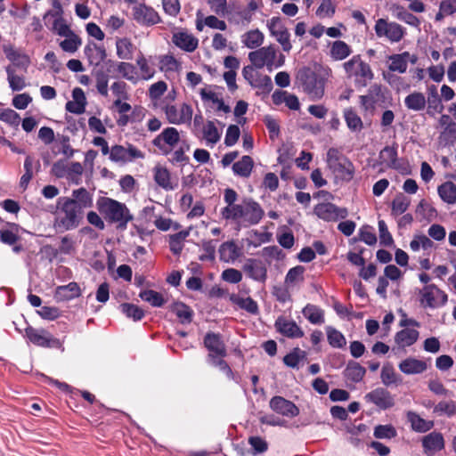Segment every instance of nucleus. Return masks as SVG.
<instances>
[{"instance_id":"nucleus-1","label":"nucleus","mask_w":456,"mask_h":456,"mask_svg":"<svg viewBox=\"0 0 456 456\" xmlns=\"http://www.w3.org/2000/svg\"><path fill=\"white\" fill-rule=\"evenodd\" d=\"M330 77L329 69L319 66L314 69L303 67L297 73V80L313 101L320 100L324 95L326 82Z\"/></svg>"},{"instance_id":"nucleus-2","label":"nucleus","mask_w":456,"mask_h":456,"mask_svg":"<svg viewBox=\"0 0 456 456\" xmlns=\"http://www.w3.org/2000/svg\"><path fill=\"white\" fill-rule=\"evenodd\" d=\"M96 208L103 218L110 224H116L119 231H125L128 223L134 219L125 203L111 198L100 197L96 201Z\"/></svg>"},{"instance_id":"nucleus-3","label":"nucleus","mask_w":456,"mask_h":456,"mask_svg":"<svg viewBox=\"0 0 456 456\" xmlns=\"http://www.w3.org/2000/svg\"><path fill=\"white\" fill-rule=\"evenodd\" d=\"M265 216V211L258 202L246 198L242 203L236 205L233 211L225 220L242 222L244 226L256 225Z\"/></svg>"},{"instance_id":"nucleus-4","label":"nucleus","mask_w":456,"mask_h":456,"mask_svg":"<svg viewBox=\"0 0 456 456\" xmlns=\"http://www.w3.org/2000/svg\"><path fill=\"white\" fill-rule=\"evenodd\" d=\"M329 168L342 181L350 182L354 175L355 167L353 162L337 148H330L327 151Z\"/></svg>"},{"instance_id":"nucleus-5","label":"nucleus","mask_w":456,"mask_h":456,"mask_svg":"<svg viewBox=\"0 0 456 456\" xmlns=\"http://www.w3.org/2000/svg\"><path fill=\"white\" fill-rule=\"evenodd\" d=\"M25 337L28 342L44 348H56L64 351L62 342L45 329H36L28 325L25 329Z\"/></svg>"},{"instance_id":"nucleus-6","label":"nucleus","mask_w":456,"mask_h":456,"mask_svg":"<svg viewBox=\"0 0 456 456\" xmlns=\"http://www.w3.org/2000/svg\"><path fill=\"white\" fill-rule=\"evenodd\" d=\"M58 204L61 206V210L64 213V216L57 221V226L66 231L77 227L79 224V216L82 214V210L79 207H77L75 202L71 200L70 198L67 197L60 198Z\"/></svg>"},{"instance_id":"nucleus-7","label":"nucleus","mask_w":456,"mask_h":456,"mask_svg":"<svg viewBox=\"0 0 456 456\" xmlns=\"http://www.w3.org/2000/svg\"><path fill=\"white\" fill-rule=\"evenodd\" d=\"M418 294L419 304L424 308L435 309L444 306L448 301L447 294L433 283L418 289Z\"/></svg>"},{"instance_id":"nucleus-8","label":"nucleus","mask_w":456,"mask_h":456,"mask_svg":"<svg viewBox=\"0 0 456 456\" xmlns=\"http://www.w3.org/2000/svg\"><path fill=\"white\" fill-rule=\"evenodd\" d=\"M180 134L175 127L168 126L152 140V144L157 147L163 155L167 156L173 148L179 142Z\"/></svg>"},{"instance_id":"nucleus-9","label":"nucleus","mask_w":456,"mask_h":456,"mask_svg":"<svg viewBox=\"0 0 456 456\" xmlns=\"http://www.w3.org/2000/svg\"><path fill=\"white\" fill-rule=\"evenodd\" d=\"M267 28L270 35L281 45L284 52L289 53L292 45L290 43V34L280 17H273L267 21Z\"/></svg>"},{"instance_id":"nucleus-10","label":"nucleus","mask_w":456,"mask_h":456,"mask_svg":"<svg viewBox=\"0 0 456 456\" xmlns=\"http://www.w3.org/2000/svg\"><path fill=\"white\" fill-rule=\"evenodd\" d=\"M375 33L377 37L387 38L391 43L399 42L404 35V28L396 22H388L385 19L376 21Z\"/></svg>"},{"instance_id":"nucleus-11","label":"nucleus","mask_w":456,"mask_h":456,"mask_svg":"<svg viewBox=\"0 0 456 456\" xmlns=\"http://www.w3.org/2000/svg\"><path fill=\"white\" fill-rule=\"evenodd\" d=\"M276 59V48L271 45L252 51L248 53V60L256 69L266 67L268 71H272V61Z\"/></svg>"},{"instance_id":"nucleus-12","label":"nucleus","mask_w":456,"mask_h":456,"mask_svg":"<svg viewBox=\"0 0 456 456\" xmlns=\"http://www.w3.org/2000/svg\"><path fill=\"white\" fill-rule=\"evenodd\" d=\"M368 403H373L379 410L386 411L395 406V395L385 387H377L364 395Z\"/></svg>"},{"instance_id":"nucleus-13","label":"nucleus","mask_w":456,"mask_h":456,"mask_svg":"<svg viewBox=\"0 0 456 456\" xmlns=\"http://www.w3.org/2000/svg\"><path fill=\"white\" fill-rule=\"evenodd\" d=\"M109 158L111 161L118 163L131 162L136 159H143L144 154L133 144L128 143L127 148L116 144L110 148Z\"/></svg>"},{"instance_id":"nucleus-14","label":"nucleus","mask_w":456,"mask_h":456,"mask_svg":"<svg viewBox=\"0 0 456 456\" xmlns=\"http://www.w3.org/2000/svg\"><path fill=\"white\" fill-rule=\"evenodd\" d=\"M203 344L208 351L207 362L212 361L220 356H226V347L221 334L212 331L207 332L204 337Z\"/></svg>"},{"instance_id":"nucleus-15","label":"nucleus","mask_w":456,"mask_h":456,"mask_svg":"<svg viewBox=\"0 0 456 456\" xmlns=\"http://www.w3.org/2000/svg\"><path fill=\"white\" fill-rule=\"evenodd\" d=\"M246 275L257 282L265 283L267 280V267L265 264L257 258H247L242 265Z\"/></svg>"},{"instance_id":"nucleus-16","label":"nucleus","mask_w":456,"mask_h":456,"mask_svg":"<svg viewBox=\"0 0 456 456\" xmlns=\"http://www.w3.org/2000/svg\"><path fill=\"white\" fill-rule=\"evenodd\" d=\"M269 406L272 411L284 417L294 418L299 414V409L293 402L280 395L272 397Z\"/></svg>"},{"instance_id":"nucleus-17","label":"nucleus","mask_w":456,"mask_h":456,"mask_svg":"<svg viewBox=\"0 0 456 456\" xmlns=\"http://www.w3.org/2000/svg\"><path fill=\"white\" fill-rule=\"evenodd\" d=\"M4 53L8 61L12 62L11 66L27 72L30 65V58L25 53L17 50L13 45H7L3 46Z\"/></svg>"},{"instance_id":"nucleus-18","label":"nucleus","mask_w":456,"mask_h":456,"mask_svg":"<svg viewBox=\"0 0 456 456\" xmlns=\"http://www.w3.org/2000/svg\"><path fill=\"white\" fill-rule=\"evenodd\" d=\"M134 19L141 25L152 26L161 22L159 13L145 4L134 7Z\"/></svg>"},{"instance_id":"nucleus-19","label":"nucleus","mask_w":456,"mask_h":456,"mask_svg":"<svg viewBox=\"0 0 456 456\" xmlns=\"http://www.w3.org/2000/svg\"><path fill=\"white\" fill-rule=\"evenodd\" d=\"M423 452L431 456L444 448V439L440 432L433 431L421 439Z\"/></svg>"},{"instance_id":"nucleus-20","label":"nucleus","mask_w":456,"mask_h":456,"mask_svg":"<svg viewBox=\"0 0 456 456\" xmlns=\"http://www.w3.org/2000/svg\"><path fill=\"white\" fill-rule=\"evenodd\" d=\"M397 147L396 143L385 146L379 153V164L385 165L387 168L402 170V166L398 160Z\"/></svg>"},{"instance_id":"nucleus-21","label":"nucleus","mask_w":456,"mask_h":456,"mask_svg":"<svg viewBox=\"0 0 456 456\" xmlns=\"http://www.w3.org/2000/svg\"><path fill=\"white\" fill-rule=\"evenodd\" d=\"M277 331L289 338H298L304 336L303 330L295 321H288L283 317H279L274 324Z\"/></svg>"},{"instance_id":"nucleus-22","label":"nucleus","mask_w":456,"mask_h":456,"mask_svg":"<svg viewBox=\"0 0 456 456\" xmlns=\"http://www.w3.org/2000/svg\"><path fill=\"white\" fill-rule=\"evenodd\" d=\"M81 295L78 284L71 281L67 285H61L55 289L53 297L57 302H65L75 299Z\"/></svg>"},{"instance_id":"nucleus-23","label":"nucleus","mask_w":456,"mask_h":456,"mask_svg":"<svg viewBox=\"0 0 456 456\" xmlns=\"http://www.w3.org/2000/svg\"><path fill=\"white\" fill-rule=\"evenodd\" d=\"M426 101L428 104L427 114L429 117H435L436 113L443 112L444 106L436 86L432 85L428 88V98Z\"/></svg>"},{"instance_id":"nucleus-24","label":"nucleus","mask_w":456,"mask_h":456,"mask_svg":"<svg viewBox=\"0 0 456 456\" xmlns=\"http://www.w3.org/2000/svg\"><path fill=\"white\" fill-rule=\"evenodd\" d=\"M398 367L406 375L421 374L428 369V365L424 361L414 357H408L403 360Z\"/></svg>"},{"instance_id":"nucleus-25","label":"nucleus","mask_w":456,"mask_h":456,"mask_svg":"<svg viewBox=\"0 0 456 456\" xmlns=\"http://www.w3.org/2000/svg\"><path fill=\"white\" fill-rule=\"evenodd\" d=\"M218 252L220 260L225 263L234 262L241 254L240 248L233 240L222 243Z\"/></svg>"},{"instance_id":"nucleus-26","label":"nucleus","mask_w":456,"mask_h":456,"mask_svg":"<svg viewBox=\"0 0 456 456\" xmlns=\"http://www.w3.org/2000/svg\"><path fill=\"white\" fill-rule=\"evenodd\" d=\"M419 332L415 329L405 328L395 335V342L399 347L404 348L414 345L419 339Z\"/></svg>"},{"instance_id":"nucleus-27","label":"nucleus","mask_w":456,"mask_h":456,"mask_svg":"<svg viewBox=\"0 0 456 456\" xmlns=\"http://www.w3.org/2000/svg\"><path fill=\"white\" fill-rule=\"evenodd\" d=\"M173 43L180 49L191 53L198 47V39L186 32H178L173 36Z\"/></svg>"},{"instance_id":"nucleus-28","label":"nucleus","mask_w":456,"mask_h":456,"mask_svg":"<svg viewBox=\"0 0 456 456\" xmlns=\"http://www.w3.org/2000/svg\"><path fill=\"white\" fill-rule=\"evenodd\" d=\"M253 167V159L248 155H244L240 160L232 164V169L235 175L248 178L250 176Z\"/></svg>"},{"instance_id":"nucleus-29","label":"nucleus","mask_w":456,"mask_h":456,"mask_svg":"<svg viewBox=\"0 0 456 456\" xmlns=\"http://www.w3.org/2000/svg\"><path fill=\"white\" fill-rule=\"evenodd\" d=\"M170 310L179 319V322L185 325L192 322L194 313L186 304L177 301L172 304Z\"/></svg>"},{"instance_id":"nucleus-30","label":"nucleus","mask_w":456,"mask_h":456,"mask_svg":"<svg viewBox=\"0 0 456 456\" xmlns=\"http://www.w3.org/2000/svg\"><path fill=\"white\" fill-rule=\"evenodd\" d=\"M365 374L366 369L362 367L359 362L354 361H349L346 369L344 370L345 378L354 383L361 382Z\"/></svg>"},{"instance_id":"nucleus-31","label":"nucleus","mask_w":456,"mask_h":456,"mask_svg":"<svg viewBox=\"0 0 456 456\" xmlns=\"http://www.w3.org/2000/svg\"><path fill=\"white\" fill-rule=\"evenodd\" d=\"M302 314L307 321L314 325H321L324 323V311L318 305L307 304L302 309Z\"/></svg>"},{"instance_id":"nucleus-32","label":"nucleus","mask_w":456,"mask_h":456,"mask_svg":"<svg viewBox=\"0 0 456 456\" xmlns=\"http://www.w3.org/2000/svg\"><path fill=\"white\" fill-rule=\"evenodd\" d=\"M407 419L411 423L412 430L419 433L428 432L434 427V422L432 420H426L413 411H409L407 413Z\"/></svg>"},{"instance_id":"nucleus-33","label":"nucleus","mask_w":456,"mask_h":456,"mask_svg":"<svg viewBox=\"0 0 456 456\" xmlns=\"http://www.w3.org/2000/svg\"><path fill=\"white\" fill-rule=\"evenodd\" d=\"M404 105L410 110L421 111L427 105L426 97L424 94L415 91L404 98Z\"/></svg>"},{"instance_id":"nucleus-34","label":"nucleus","mask_w":456,"mask_h":456,"mask_svg":"<svg viewBox=\"0 0 456 456\" xmlns=\"http://www.w3.org/2000/svg\"><path fill=\"white\" fill-rule=\"evenodd\" d=\"M190 235V229L180 231L169 235V249L175 256H180L183 248V241Z\"/></svg>"},{"instance_id":"nucleus-35","label":"nucleus","mask_w":456,"mask_h":456,"mask_svg":"<svg viewBox=\"0 0 456 456\" xmlns=\"http://www.w3.org/2000/svg\"><path fill=\"white\" fill-rule=\"evenodd\" d=\"M437 193L441 200L449 204L456 203V184L451 181L444 182L437 188Z\"/></svg>"},{"instance_id":"nucleus-36","label":"nucleus","mask_w":456,"mask_h":456,"mask_svg":"<svg viewBox=\"0 0 456 456\" xmlns=\"http://www.w3.org/2000/svg\"><path fill=\"white\" fill-rule=\"evenodd\" d=\"M155 183L166 191L174 190L170 179V172L167 167L157 166L153 169Z\"/></svg>"},{"instance_id":"nucleus-37","label":"nucleus","mask_w":456,"mask_h":456,"mask_svg":"<svg viewBox=\"0 0 456 456\" xmlns=\"http://www.w3.org/2000/svg\"><path fill=\"white\" fill-rule=\"evenodd\" d=\"M265 36L259 29H253L244 33L241 37L242 44L248 49H256L264 43Z\"/></svg>"},{"instance_id":"nucleus-38","label":"nucleus","mask_w":456,"mask_h":456,"mask_svg":"<svg viewBox=\"0 0 456 456\" xmlns=\"http://www.w3.org/2000/svg\"><path fill=\"white\" fill-rule=\"evenodd\" d=\"M410 57V53L408 52H403L402 53L392 54L388 57L390 63L388 65V69L390 71H397L399 73H404L407 70V58Z\"/></svg>"},{"instance_id":"nucleus-39","label":"nucleus","mask_w":456,"mask_h":456,"mask_svg":"<svg viewBox=\"0 0 456 456\" xmlns=\"http://www.w3.org/2000/svg\"><path fill=\"white\" fill-rule=\"evenodd\" d=\"M344 118L351 132L357 133L363 128V123L361 117L352 108L344 110Z\"/></svg>"},{"instance_id":"nucleus-40","label":"nucleus","mask_w":456,"mask_h":456,"mask_svg":"<svg viewBox=\"0 0 456 456\" xmlns=\"http://www.w3.org/2000/svg\"><path fill=\"white\" fill-rule=\"evenodd\" d=\"M72 199L77 207L83 211L84 208H88L93 206L92 195L83 187L74 190L72 191Z\"/></svg>"},{"instance_id":"nucleus-41","label":"nucleus","mask_w":456,"mask_h":456,"mask_svg":"<svg viewBox=\"0 0 456 456\" xmlns=\"http://www.w3.org/2000/svg\"><path fill=\"white\" fill-rule=\"evenodd\" d=\"M200 95L203 102H211L212 103L216 104L217 111H222L225 114L231 112L230 106L225 104L222 98H218L216 93L207 91L205 88H202L200 91Z\"/></svg>"},{"instance_id":"nucleus-42","label":"nucleus","mask_w":456,"mask_h":456,"mask_svg":"<svg viewBox=\"0 0 456 456\" xmlns=\"http://www.w3.org/2000/svg\"><path fill=\"white\" fill-rule=\"evenodd\" d=\"M15 71L16 69L13 68V66L5 67L7 81L9 83L10 88L13 92H19L26 87V83L24 77L16 75Z\"/></svg>"},{"instance_id":"nucleus-43","label":"nucleus","mask_w":456,"mask_h":456,"mask_svg":"<svg viewBox=\"0 0 456 456\" xmlns=\"http://www.w3.org/2000/svg\"><path fill=\"white\" fill-rule=\"evenodd\" d=\"M336 205L330 202L319 203L314 207V214L326 222L335 221Z\"/></svg>"},{"instance_id":"nucleus-44","label":"nucleus","mask_w":456,"mask_h":456,"mask_svg":"<svg viewBox=\"0 0 456 456\" xmlns=\"http://www.w3.org/2000/svg\"><path fill=\"white\" fill-rule=\"evenodd\" d=\"M238 200V193L232 188H226L224 191V200L227 204L226 207L221 210V215L224 219H226L235 208V202Z\"/></svg>"},{"instance_id":"nucleus-45","label":"nucleus","mask_w":456,"mask_h":456,"mask_svg":"<svg viewBox=\"0 0 456 456\" xmlns=\"http://www.w3.org/2000/svg\"><path fill=\"white\" fill-rule=\"evenodd\" d=\"M139 297L153 307H161L166 303L162 294L153 289L142 290Z\"/></svg>"},{"instance_id":"nucleus-46","label":"nucleus","mask_w":456,"mask_h":456,"mask_svg":"<svg viewBox=\"0 0 456 456\" xmlns=\"http://www.w3.org/2000/svg\"><path fill=\"white\" fill-rule=\"evenodd\" d=\"M327 339L330 346L333 348H342L346 346L345 336L332 326L326 327Z\"/></svg>"},{"instance_id":"nucleus-47","label":"nucleus","mask_w":456,"mask_h":456,"mask_svg":"<svg viewBox=\"0 0 456 456\" xmlns=\"http://www.w3.org/2000/svg\"><path fill=\"white\" fill-rule=\"evenodd\" d=\"M351 53L350 46L344 41H335L330 48V56L336 61H342Z\"/></svg>"},{"instance_id":"nucleus-48","label":"nucleus","mask_w":456,"mask_h":456,"mask_svg":"<svg viewBox=\"0 0 456 456\" xmlns=\"http://www.w3.org/2000/svg\"><path fill=\"white\" fill-rule=\"evenodd\" d=\"M202 133L207 143L211 146L216 144L221 138V134L219 133L215 122L211 120L207 121Z\"/></svg>"},{"instance_id":"nucleus-49","label":"nucleus","mask_w":456,"mask_h":456,"mask_svg":"<svg viewBox=\"0 0 456 456\" xmlns=\"http://www.w3.org/2000/svg\"><path fill=\"white\" fill-rule=\"evenodd\" d=\"M439 143L443 146H452L456 142V122H451L439 134Z\"/></svg>"},{"instance_id":"nucleus-50","label":"nucleus","mask_w":456,"mask_h":456,"mask_svg":"<svg viewBox=\"0 0 456 456\" xmlns=\"http://www.w3.org/2000/svg\"><path fill=\"white\" fill-rule=\"evenodd\" d=\"M380 379L382 384L387 387L392 385H398L402 381V379L396 375L394 367L388 363L383 365Z\"/></svg>"},{"instance_id":"nucleus-51","label":"nucleus","mask_w":456,"mask_h":456,"mask_svg":"<svg viewBox=\"0 0 456 456\" xmlns=\"http://www.w3.org/2000/svg\"><path fill=\"white\" fill-rule=\"evenodd\" d=\"M411 204V200L408 197L403 195V193L397 194L391 204V213L393 216H397L406 212L409 206Z\"/></svg>"},{"instance_id":"nucleus-52","label":"nucleus","mask_w":456,"mask_h":456,"mask_svg":"<svg viewBox=\"0 0 456 456\" xmlns=\"http://www.w3.org/2000/svg\"><path fill=\"white\" fill-rule=\"evenodd\" d=\"M119 307L121 312L134 322L141 321L145 315L144 311L140 306L132 303H123Z\"/></svg>"},{"instance_id":"nucleus-53","label":"nucleus","mask_w":456,"mask_h":456,"mask_svg":"<svg viewBox=\"0 0 456 456\" xmlns=\"http://www.w3.org/2000/svg\"><path fill=\"white\" fill-rule=\"evenodd\" d=\"M306 353L299 347L293 348L289 354L283 357V362L286 366L298 369L299 362L305 359Z\"/></svg>"},{"instance_id":"nucleus-54","label":"nucleus","mask_w":456,"mask_h":456,"mask_svg":"<svg viewBox=\"0 0 456 456\" xmlns=\"http://www.w3.org/2000/svg\"><path fill=\"white\" fill-rule=\"evenodd\" d=\"M381 94V87L379 85H374L369 89V94L366 95L360 96L361 105L367 110L370 108H374L377 103L375 96L379 97Z\"/></svg>"},{"instance_id":"nucleus-55","label":"nucleus","mask_w":456,"mask_h":456,"mask_svg":"<svg viewBox=\"0 0 456 456\" xmlns=\"http://www.w3.org/2000/svg\"><path fill=\"white\" fill-rule=\"evenodd\" d=\"M354 75L355 77H360L361 78L363 79L362 81L360 79L356 80V83L362 86H366L367 80H371L374 77L370 66L367 62L362 61L361 59L359 61L357 69H355Z\"/></svg>"},{"instance_id":"nucleus-56","label":"nucleus","mask_w":456,"mask_h":456,"mask_svg":"<svg viewBox=\"0 0 456 456\" xmlns=\"http://www.w3.org/2000/svg\"><path fill=\"white\" fill-rule=\"evenodd\" d=\"M231 300L236 304L240 308L247 311L251 314H256L258 313L257 303L250 297L246 298L239 297L235 295L231 297Z\"/></svg>"},{"instance_id":"nucleus-57","label":"nucleus","mask_w":456,"mask_h":456,"mask_svg":"<svg viewBox=\"0 0 456 456\" xmlns=\"http://www.w3.org/2000/svg\"><path fill=\"white\" fill-rule=\"evenodd\" d=\"M117 55L121 60H131L133 53V44L126 38L118 39L116 42Z\"/></svg>"},{"instance_id":"nucleus-58","label":"nucleus","mask_w":456,"mask_h":456,"mask_svg":"<svg viewBox=\"0 0 456 456\" xmlns=\"http://www.w3.org/2000/svg\"><path fill=\"white\" fill-rule=\"evenodd\" d=\"M117 71L121 74L122 77L135 83L137 81L136 69L130 63L120 61L117 64Z\"/></svg>"},{"instance_id":"nucleus-59","label":"nucleus","mask_w":456,"mask_h":456,"mask_svg":"<svg viewBox=\"0 0 456 456\" xmlns=\"http://www.w3.org/2000/svg\"><path fill=\"white\" fill-rule=\"evenodd\" d=\"M396 17L400 20L415 28H419L420 24V20H419V18L412 14L411 12H410L409 11H407L403 6L396 7Z\"/></svg>"},{"instance_id":"nucleus-60","label":"nucleus","mask_w":456,"mask_h":456,"mask_svg":"<svg viewBox=\"0 0 456 456\" xmlns=\"http://www.w3.org/2000/svg\"><path fill=\"white\" fill-rule=\"evenodd\" d=\"M373 436L378 439H391L397 436V432L390 424L378 425L374 428Z\"/></svg>"},{"instance_id":"nucleus-61","label":"nucleus","mask_w":456,"mask_h":456,"mask_svg":"<svg viewBox=\"0 0 456 456\" xmlns=\"http://www.w3.org/2000/svg\"><path fill=\"white\" fill-rule=\"evenodd\" d=\"M305 271V269L302 265H297L290 268L285 276L284 282L286 286L293 285L297 281H302L304 280Z\"/></svg>"},{"instance_id":"nucleus-62","label":"nucleus","mask_w":456,"mask_h":456,"mask_svg":"<svg viewBox=\"0 0 456 456\" xmlns=\"http://www.w3.org/2000/svg\"><path fill=\"white\" fill-rule=\"evenodd\" d=\"M250 86L261 89L265 94H269L273 88L272 78L268 75L261 74H256V77Z\"/></svg>"},{"instance_id":"nucleus-63","label":"nucleus","mask_w":456,"mask_h":456,"mask_svg":"<svg viewBox=\"0 0 456 456\" xmlns=\"http://www.w3.org/2000/svg\"><path fill=\"white\" fill-rule=\"evenodd\" d=\"M81 43L80 37L72 33L60 43V46L64 52L73 53L78 49Z\"/></svg>"},{"instance_id":"nucleus-64","label":"nucleus","mask_w":456,"mask_h":456,"mask_svg":"<svg viewBox=\"0 0 456 456\" xmlns=\"http://www.w3.org/2000/svg\"><path fill=\"white\" fill-rule=\"evenodd\" d=\"M0 120L14 128H18L20 117L19 113L12 109H4L0 110Z\"/></svg>"}]
</instances>
